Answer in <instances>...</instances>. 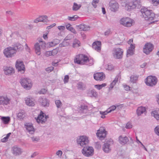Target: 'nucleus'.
Wrapping results in <instances>:
<instances>
[{"instance_id": "nucleus-1", "label": "nucleus", "mask_w": 159, "mask_h": 159, "mask_svg": "<svg viewBox=\"0 0 159 159\" xmlns=\"http://www.w3.org/2000/svg\"><path fill=\"white\" fill-rule=\"evenodd\" d=\"M141 12L143 17L145 19V20L149 21L154 20V21H157L155 20L156 16L152 10L149 9L148 8L144 7L141 10Z\"/></svg>"}, {"instance_id": "nucleus-2", "label": "nucleus", "mask_w": 159, "mask_h": 159, "mask_svg": "<svg viewBox=\"0 0 159 159\" xmlns=\"http://www.w3.org/2000/svg\"><path fill=\"white\" fill-rule=\"evenodd\" d=\"M88 57L87 56L81 54L77 55L74 60V62L75 63L79 64H86L87 63Z\"/></svg>"}, {"instance_id": "nucleus-3", "label": "nucleus", "mask_w": 159, "mask_h": 159, "mask_svg": "<svg viewBox=\"0 0 159 159\" xmlns=\"http://www.w3.org/2000/svg\"><path fill=\"white\" fill-rule=\"evenodd\" d=\"M15 48L9 47L5 48L3 50V54L7 58L11 57L16 52Z\"/></svg>"}, {"instance_id": "nucleus-4", "label": "nucleus", "mask_w": 159, "mask_h": 159, "mask_svg": "<svg viewBox=\"0 0 159 159\" xmlns=\"http://www.w3.org/2000/svg\"><path fill=\"white\" fill-rule=\"evenodd\" d=\"M89 141L87 137L85 136H80L77 139V142L78 145L84 148L88 145Z\"/></svg>"}, {"instance_id": "nucleus-5", "label": "nucleus", "mask_w": 159, "mask_h": 159, "mask_svg": "<svg viewBox=\"0 0 159 159\" xmlns=\"http://www.w3.org/2000/svg\"><path fill=\"white\" fill-rule=\"evenodd\" d=\"M20 82L22 86L26 89L29 90L30 89L32 86L31 81L29 78H22Z\"/></svg>"}, {"instance_id": "nucleus-6", "label": "nucleus", "mask_w": 159, "mask_h": 159, "mask_svg": "<svg viewBox=\"0 0 159 159\" xmlns=\"http://www.w3.org/2000/svg\"><path fill=\"white\" fill-rule=\"evenodd\" d=\"M94 150L92 147L88 145L84 147L82 150V153L85 156L89 157L93 155V154Z\"/></svg>"}, {"instance_id": "nucleus-7", "label": "nucleus", "mask_w": 159, "mask_h": 159, "mask_svg": "<svg viewBox=\"0 0 159 159\" xmlns=\"http://www.w3.org/2000/svg\"><path fill=\"white\" fill-rule=\"evenodd\" d=\"M107 134L105 128L103 127H101L97 131L96 135L101 140H103L106 137Z\"/></svg>"}, {"instance_id": "nucleus-8", "label": "nucleus", "mask_w": 159, "mask_h": 159, "mask_svg": "<svg viewBox=\"0 0 159 159\" xmlns=\"http://www.w3.org/2000/svg\"><path fill=\"white\" fill-rule=\"evenodd\" d=\"M157 82V79L155 76H149L146 79L145 81L146 84L150 86L155 85Z\"/></svg>"}, {"instance_id": "nucleus-9", "label": "nucleus", "mask_w": 159, "mask_h": 159, "mask_svg": "<svg viewBox=\"0 0 159 159\" xmlns=\"http://www.w3.org/2000/svg\"><path fill=\"white\" fill-rule=\"evenodd\" d=\"M123 50L120 48L113 49L112 54L113 57L116 59H121L123 56Z\"/></svg>"}, {"instance_id": "nucleus-10", "label": "nucleus", "mask_w": 159, "mask_h": 159, "mask_svg": "<svg viewBox=\"0 0 159 159\" xmlns=\"http://www.w3.org/2000/svg\"><path fill=\"white\" fill-rule=\"evenodd\" d=\"M133 20L128 17L123 18L120 20V23L125 26L129 27L132 26Z\"/></svg>"}, {"instance_id": "nucleus-11", "label": "nucleus", "mask_w": 159, "mask_h": 159, "mask_svg": "<svg viewBox=\"0 0 159 159\" xmlns=\"http://www.w3.org/2000/svg\"><path fill=\"white\" fill-rule=\"evenodd\" d=\"M154 48L153 44L150 43H147L144 46L143 48V52L147 55L149 54Z\"/></svg>"}, {"instance_id": "nucleus-12", "label": "nucleus", "mask_w": 159, "mask_h": 159, "mask_svg": "<svg viewBox=\"0 0 159 159\" xmlns=\"http://www.w3.org/2000/svg\"><path fill=\"white\" fill-rule=\"evenodd\" d=\"M48 117L46 116L41 111L40 114L39 115L37 118L36 119L37 122L39 124H43L47 120V118Z\"/></svg>"}, {"instance_id": "nucleus-13", "label": "nucleus", "mask_w": 159, "mask_h": 159, "mask_svg": "<svg viewBox=\"0 0 159 159\" xmlns=\"http://www.w3.org/2000/svg\"><path fill=\"white\" fill-rule=\"evenodd\" d=\"M109 7L111 11L116 12L119 8V4L115 0H111L109 3Z\"/></svg>"}, {"instance_id": "nucleus-14", "label": "nucleus", "mask_w": 159, "mask_h": 159, "mask_svg": "<svg viewBox=\"0 0 159 159\" xmlns=\"http://www.w3.org/2000/svg\"><path fill=\"white\" fill-rule=\"evenodd\" d=\"M113 144V142L111 141H108L105 143L102 146L103 151L106 153H108L111 151V148L110 146Z\"/></svg>"}, {"instance_id": "nucleus-15", "label": "nucleus", "mask_w": 159, "mask_h": 159, "mask_svg": "<svg viewBox=\"0 0 159 159\" xmlns=\"http://www.w3.org/2000/svg\"><path fill=\"white\" fill-rule=\"evenodd\" d=\"M38 102L40 105L44 107H48L49 105V101L44 97H39Z\"/></svg>"}, {"instance_id": "nucleus-16", "label": "nucleus", "mask_w": 159, "mask_h": 159, "mask_svg": "<svg viewBox=\"0 0 159 159\" xmlns=\"http://www.w3.org/2000/svg\"><path fill=\"white\" fill-rule=\"evenodd\" d=\"M11 152L15 156H19L23 152V150L20 148L16 146H14L12 148Z\"/></svg>"}, {"instance_id": "nucleus-17", "label": "nucleus", "mask_w": 159, "mask_h": 159, "mask_svg": "<svg viewBox=\"0 0 159 159\" xmlns=\"http://www.w3.org/2000/svg\"><path fill=\"white\" fill-rule=\"evenodd\" d=\"M11 99L7 96H0V105H7L10 104Z\"/></svg>"}, {"instance_id": "nucleus-18", "label": "nucleus", "mask_w": 159, "mask_h": 159, "mask_svg": "<svg viewBox=\"0 0 159 159\" xmlns=\"http://www.w3.org/2000/svg\"><path fill=\"white\" fill-rule=\"evenodd\" d=\"M16 67L19 71H22V73H24L25 70V67L22 61H17Z\"/></svg>"}, {"instance_id": "nucleus-19", "label": "nucleus", "mask_w": 159, "mask_h": 159, "mask_svg": "<svg viewBox=\"0 0 159 159\" xmlns=\"http://www.w3.org/2000/svg\"><path fill=\"white\" fill-rule=\"evenodd\" d=\"M3 70L6 75H11L15 72L14 68L11 66H6L4 67Z\"/></svg>"}, {"instance_id": "nucleus-20", "label": "nucleus", "mask_w": 159, "mask_h": 159, "mask_svg": "<svg viewBox=\"0 0 159 159\" xmlns=\"http://www.w3.org/2000/svg\"><path fill=\"white\" fill-rule=\"evenodd\" d=\"M135 48V44H131L127 51L126 56L127 57L131 56L134 54Z\"/></svg>"}, {"instance_id": "nucleus-21", "label": "nucleus", "mask_w": 159, "mask_h": 159, "mask_svg": "<svg viewBox=\"0 0 159 159\" xmlns=\"http://www.w3.org/2000/svg\"><path fill=\"white\" fill-rule=\"evenodd\" d=\"M25 126L28 132L31 134H33L35 131L32 124L31 123H27L25 124Z\"/></svg>"}, {"instance_id": "nucleus-22", "label": "nucleus", "mask_w": 159, "mask_h": 159, "mask_svg": "<svg viewBox=\"0 0 159 159\" xmlns=\"http://www.w3.org/2000/svg\"><path fill=\"white\" fill-rule=\"evenodd\" d=\"M139 0H134L132 2H130L128 5L129 9H132L135 8L139 5Z\"/></svg>"}, {"instance_id": "nucleus-23", "label": "nucleus", "mask_w": 159, "mask_h": 159, "mask_svg": "<svg viewBox=\"0 0 159 159\" xmlns=\"http://www.w3.org/2000/svg\"><path fill=\"white\" fill-rule=\"evenodd\" d=\"M94 79L96 80H102L104 79L105 75L102 73H97L94 74L93 75Z\"/></svg>"}, {"instance_id": "nucleus-24", "label": "nucleus", "mask_w": 159, "mask_h": 159, "mask_svg": "<svg viewBox=\"0 0 159 159\" xmlns=\"http://www.w3.org/2000/svg\"><path fill=\"white\" fill-rule=\"evenodd\" d=\"M101 43L100 41L94 42L92 44L93 48L95 50L100 52L101 50Z\"/></svg>"}, {"instance_id": "nucleus-25", "label": "nucleus", "mask_w": 159, "mask_h": 159, "mask_svg": "<svg viewBox=\"0 0 159 159\" xmlns=\"http://www.w3.org/2000/svg\"><path fill=\"white\" fill-rule=\"evenodd\" d=\"M146 112V109L145 107L142 106L139 107L136 110L137 114L138 116H140L143 113L145 114V113Z\"/></svg>"}, {"instance_id": "nucleus-26", "label": "nucleus", "mask_w": 159, "mask_h": 159, "mask_svg": "<svg viewBox=\"0 0 159 159\" xmlns=\"http://www.w3.org/2000/svg\"><path fill=\"white\" fill-rule=\"evenodd\" d=\"M128 141L129 139L127 137H123L121 135L119 137V142L121 144H125Z\"/></svg>"}, {"instance_id": "nucleus-27", "label": "nucleus", "mask_w": 159, "mask_h": 159, "mask_svg": "<svg viewBox=\"0 0 159 159\" xmlns=\"http://www.w3.org/2000/svg\"><path fill=\"white\" fill-rule=\"evenodd\" d=\"M41 45L38 43H36L34 45V48L35 53L38 55L41 54Z\"/></svg>"}, {"instance_id": "nucleus-28", "label": "nucleus", "mask_w": 159, "mask_h": 159, "mask_svg": "<svg viewBox=\"0 0 159 159\" xmlns=\"http://www.w3.org/2000/svg\"><path fill=\"white\" fill-rule=\"evenodd\" d=\"M26 104L29 106H33L35 105L34 100L33 98H27L25 100Z\"/></svg>"}, {"instance_id": "nucleus-29", "label": "nucleus", "mask_w": 159, "mask_h": 159, "mask_svg": "<svg viewBox=\"0 0 159 159\" xmlns=\"http://www.w3.org/2000/svg\"><path fill=\"white\" fill-rule=\"evenodd\" d=\"M78 28L81 31H88L90 30V27L89 26H88L84 24H80L78 26Z\"/></svg>"}, {"instance_id": "nucleus-30", "label": "nucleus", "mask_w": 159, "mask_h": 159, "mask_svg": "<svg viewBox=\"0 0 159 159\" xmlns=\"http://www.w3.org/2000/svg\"><path fill=\"white\" fill-rule=\"evenodd\" d=\"M78 109L80 113H86L87 111L88 106L84 105H81Z\"/></svg>"}, {"instance_id": "nucleus-31", "label": "nucleus", "mask_w": 159, "mask_h": 159, "mask_svg": "<svg viewBox=\"0 0 159 159\" xmlns=\"http://www.w3.org/2000/svg\"><path fill=\"white\" fill-rule=\"evenodd\" d=\"M139 76L136 75H132L130 77V81L133 84L135 83L138 80Z\"/></svg>"}, {"instance_id": "nucleus-32", "label": "nucleus", "mask_w": 159, "mask_h": 159, "mask_svg": "<svg viewBox=\"0 0 159 159\" xmlns=\"http://www.w3.org/2000/svg\"><path fill=\"white\" fill-rule=\"evenodd\" d=\"M152 115L154 116L159 121V109L153 111L152 113Z\"/></svg>"}, {"instance_id": "nucleus-33", "label": "nucleus", "mask_w": 159, "mask_h": 159, "mask_svg": "<svg viewBox=\"0 0 159 159\" xmlns=\"http://www.w3.org/2000/svg\"><path fill=\"white\" fill-rule=\"evenodd\" d=\"M25 116V112L24 110H21L17 114V117L20 120L23 119Z\"/></svg>"}, {"instance_id": "nucleus-34", "label": "nucleus", "mask_w": 159, "mask_h": 159, "mask_svg": "<svg viewBox=\"0 0 159 159\" xmlns=\"http://www.w3.org/2000/svg\"><path fill=\"white\" fill-rule=\"evenodd\" d=\"M81 6L80 4H78L76 2H74L72 8V10L73 11H77L80 9Z\"/></svg>"}, {"instance_id": "nucleus-35", "label": "nucleus", "mask_w": 159, "mask_h": 159, "mask_svg": "<svg viewBox=\"0 0 159 159\" xmlns=\"http://www.w3.org/2000/svg\"><path fill=\"white\" fill-rule=\"evenodd\" d=\"M66 29L71 32L74 34H76V32L75 30L69 24L66 25Z\"/></svg>"}, {"instance_id": "nucleus-36", "label": "nucleus", "mask_w": 159, "mask_h": 159, "mask_svg": "<svg viewBox=\"0 0 159 159\" xmlns=\"http://www.w3.org/2000/svg\"><path fill=\"white\" fill-rule=\"evenodd\" d=\"M118 76H116L115 79L110 84V88L111 89H112L114 86L115 85L116 83L118 82Z\"/></svg>"}, {"instance_id": "nucleus-37", "label": "nucleus", "mask_w": 159, "mask_h": 159, "mask_svg": "<svg viewBox=\"0 0 159 159\" xmlns=\"http://www.w3.org/2000/svg\"><path fill=\"white\" fill-rule=\"evenodd\" d=\"M1 119L5 124L8 123L10 120V117H2L1 118Z\"/></svg>"}, {"instance_id": "nucleus-38", "label": "nucleus", "mask_w": 159, "mask_h": 159, "mask_svg": "<svg viewBox=\"0 0 159 159\" xmlns=\"http://www.w3.org/2000/svg\"><path fill=\"white\" fill-rule=\"evenodd\" d=\"M38 42L40 43V45H41V48L43 49H44L46 48V43L43 41L42 39H38Z\"/></svg>"}, {"instance_id": "nucleus-39", "label": "nucleus", "mask_w": 159, "mask_h": 159, "mask_svg": "<svg viewBox=\"0 0 159 159\" xmlns=\"http://www.w3.org/2000/svg\"><path fill=\"white\" fill-rule=\"evenodd\" d=\"M80 42L77 39H75L73 42V47L74 48L78 47L80 46Z\"/></svg>"}, {"instance_id": "nucleus-40", "label": "nucleus", "mask_w": 159, "mask_h": 159, "mask_svg": "<svg viewBox=\"0 0 159 159\" xmlns=\"http://www.w3.org/2000/svg\"><path fill=\"white\" fill-rule=\"evenodd\" d=\"M40 22H47L48 17L46 16H40L39 17Z\"/></svg>"}, {"instance_id": "nucleus-41", "label": "nucleus", "mask_w": 159, "mask_h": 159, "mask_svg": "<svg viewBox=\"0 0 159 159\" xmlns=\"http://www.w3.org/2000/svg\"><path fill=\"white\" fill-rule=\"evenodd\" d=\"M11 134V133H8L7 135L6 136L4 137L2 139H1V142L2 143H5L7 141L8 138H9L10 135Z\"/></svg>"}, {"instance_id": "nucleus-42", "label": "nucleus", "mask_w": 159, "mask_h": 159, "mask_svg": "<svg viewBox=\"0 0 159 159\" xmlns=\"http://www.w3.org/2000/svg\"><path fill=\"white\" fill-rule=\"evenodd\" d=\"M79 17L77 15H75L72 17L70 16H68V19L72 21H74L76 20Z\"/></svg>"}, {"instance_id": "nucleus-43", "label": "nucleus", "mask_w": 159, "mask_h": 159, "mask_svg": "<svg viewBox=\"0 0 159 159\" xmlns=\"http://www.w3.org/2000/svg\"><path fill=\"white\" fill-rule=\"evenodd\" d=\"M114 66L111 64L109 63L106 67V69L108 70H111L114 69Z\"/></svg>"}, {"instance_id": "nucleus-44", "label": "nucleus", "mask_w": 159, "mask_h": 159, "mask_svg": "<svg viewBox=\"0 0 159 159\" xmlns=\"http://www.w3.org/2000/svg\"><path fill=\"white\" fill-rule=\"evenodd\" d=\"M13 48H15L16 49L21 50L23 49V46L19 43H17Z\"/></svg>"}, {"instance_id": "nucleus-45", "label": "nucleus", "mask_w": 159, "mask_h": 159, "mask_svg": "<svg viewBox=\"0 0 159 159\" xmlns=\"http://www.w3.org/2000/svg\"><path fill=\"white\" fill-rule=\"evenodd\" d=\"M55 103L57 108H59L62 106V104L60 100H56L55 101Z\"/></svg>"}, {"instance_id": "nucleus-46", "label": "nucleus", "mask_w": 159, "mask_h": 159, "mask_svg": "<svg viewBox=\"0 0 159 159\" xmlns=\"http://www.w3.org/2000/svg\"><path fill=\"white\" fill-rule=\"evenodd\" d=\"M90 93L91 94V96L92 97H96L98 95L97 93L94 89L91 90Z\"/></svg>"}, {"instance_id": "nucleus-47", "label": "nucleus", "mask_w": 159, "mask_h": 159, "mask_svg": "<svg viewBox=\"0 0 159 159\" xmlns=\"http://www.w3.org/2000/svg\"><path fill=\"white\" fill-rule=\"evenodd\" d=\"M93 64V58L89 59L88 57V60H87V63L86 64L89 66H91Z\"/></svg>"}, {"instance_id": "nucleus-48", "label": "nucleus", "mask_w": 159, "mask_h": 159, "mask_svg": "<svg viewBox=\"0 0 159 159\" xmlns=\"http://www.w3.org/2000/svg\"><path fill=\"white\" fill-rule=\"evenodd\" d=\"M99 0H93L92 2V4L93 7L95 8L97 7V5L96 4L98 3L99 2Z\"/></svg>"}, {"instance_id": "nucleus-49", "label": "nucleus", "mask_w": 159, "mask_h": 159, "mask_svg": "<svg viewBox=\"0 0 159 159\" xmlns=\"http://www.w3.org/2000/svg\"><path fill=\"white\" fill-rule=\"evenodd\" d=\"M116 108V106L115 105H113L110 107L109 108L107 109V111L108 112H111V111H114Z\"/></svg>"}, {"instance_id": "nucleus-50", "label": "nucleus", "mask_w": 159, "mask_h": 159, "mask_svg": "<svg viewBox=\"0 0 159 159\" xmlns=\"http://www.w3.org/2000/svg\"><path fill=\"white\" fill-rule=\"evenodd\" d=\"M83 86V84L82 82H79L77 84V87L78 89H82Z\"/></svg>"}, {"instance_id": "nucleus-51", "label": "nucleus", "mask_w": 159, "mask_h": 159, "mask_svg": "<svg viewBox=\"0 0 159 159\" xmlns=\"http://www.w3.org/2000/svg\"><path fill=\"white\" fill-rule=\"evenodd\" d=\"M54 67L53 66H50L47 68L46 69V70L48 72H50L52 71L54 69Z\"/></svg>"}, {"instance_id": "nucleus-52", "label": "nucleus", "mask_w": 159, "mask_h": 159, "mask_svg": "<svg viewBox=\"0 0 159 159\" xmlns=\"http://www.w3.org/2000/svg\"><path fill=\"white\" fill-rule=\"evenodd\" d=\"M132 127V125L130 122H128L125 126V128L126 129H130Z\"/></svg>"}, {"instance_id": "nucleus-53", "label": "nucleus", "mask_w": 159, "mask_h": 159, "mask_svg": "<svg viewBox=\"0 0 159 159\" xmlns=\"http://www.w3.org/2000/svg\"><path fill=\"white\" fill-rule=\"evenodd\" d=\"M69 79V76L67 75H65L64 79V83L65 84L67 83Z\"/></svg>"}, {"instance_id": "nucleus-54", "label": "nucleus", "mask_w": 159, "mask_h": 159, "mask_svg": "<svg viewBox=\"0 0 159 159\" xmlns=\"http://www.w3.org/2000/svg\"><path fill=\"white\" fill-rule=\"evenodd\" d=\"M68 44L67 42L65 41H64L62 42V43H61L59 44V46L60 47H64L66 46L67 44Z\"/></svg>"}, {"instance_id": "nucleus-55", "label": "nucleus", "mask_w": 159, "mask_h": 159, "mask_svg": "<svg viewBox=\"0 0 159 159\" xmlns=\"http://www.w3.org/2000/svg\"><path fill=\"white\" fill-rule=\"evenodd\" d=\"M48 44L49 47H53L56 45V44L53 41L49 42Z\"/></svg>"}, {"instance_id": "nucleus-56", "label": "nucleus", "mask_w": 159, "mask_h": 159, "mask_svg": "<svg viewBox=\"0 0 159 159\" xmlns=\"http://www.w3.org/2000/svg\"><path fill=\"white\" fill-rule=\"evenodd\" d=\"M155 131L156 134L159 136V126H157L155 128Z\"/></svg>"}, {"instance_id": "nucleus-57", "label": "nucleus", "mask_w": 159, "mask_h": 159, "mask_svg": "<svg viewBox=\"0 0 159 159\" xmlns=\"http://www.w3.org/2000/svg\"><path fill=\"white\" fill-rule=\"evenodd\" d=\"M152 2L153 5L156 6L159 4V0H152Z\"/></svg>"}, {"instance_id": "nucleus-58", "label": "nucleus", "mask_w": 159, "mask_h": 159, "mask_svg": "<svg viewBox=\"0 0 159 159\" xmlns=\"http://www.w3.org/2000/svg\"><path fill=\"white\" fill-rule=\"evenodd\" d=\"M62 154V152L61 150H58L56 152V155L58 156L59 157H61Z\"/></svg>"}, {"instance_id": "nucleus-59", "label": "nucleus", "mask_w": 159, "mask_h": 159, "mask_svg": "<svg viewBox=\"0 0 159 159\" xmlns=\"http://www.w3.org/2000/svg\"><path fill=\"white\" fill-rule=\"evenodd\" d=\"M45 55L47 57H48L52 55V52L51 51H47L45 53Z\"/></svg>"}, {"instance_id": "nucleus-60", "label": "nucleus", "mask_w": 159, "mask_h": 159, "mask_svg": "<svg viewBox=\"0 0 159 159\" xmlns=\"http://www.w3.org/2000/svg\"><path fill=\"white\" fill-rule=\"evenodd\" d=\"M109 111H107V109L105 111H100V114L102 115H107L108 113H110V112H108Z\"/></svg>"}, {"instance_id": "nucleus-61", "label": "nucleus", "mask_w": 159, "mask_h": 159, "mask_svg": "<svg viewBox=\"0 0 159 159\" xmlns=\"http://www.w3.org/2000/svg\"><path fill=\"white\" fill-rule=\"evenodd\" d=\"M111 33V31L110 29H108L104 33L105 35L106 36H108Z\"/></svg>"}, {"instance_id": "nucleus-62", "label": "nucleus", "mask_w": 159, "mask_h": 159, "mask_svg": "<svg viewBox=\"0 0 159 159\" xmlns=\"http://www.w3.org/2000/svg\"><path fill=\"white\" fill-rule=\"evenodd\" d=\"M72 37L71 34H69L65 38V39L66 40H70L71 39Z\"/></svg>"}, {"instance_id": "nucleus-63", "label": "nucleus", "mask_w": 159, "mask_h": 159, "mask_svg": "<svg viewBox=\"0 0 159 159\" xmlns=\"http://www.w3.org/2000/svg\"><path fill=\"white\" fill-rule=\"evenodd\" d=\"M57 28L60 30L61 31H63L65 29V26H58Z\"/></svg>"}, {"instance_id": "nucleus-64", "label": "nucleus", "mask_w": 159, "mask_h": 159, "mask_svg": "<svg viewBox=\"0 0 159 159\" xmlns=\"http://www.w3.org/2000/svg\"><path fill=\"white\" fill-rule=\"evenodd\" d=\"M95 148L97 149H100L101 148V145L98 142H97L95 144Z\"/></svg>"}]
</instances>
